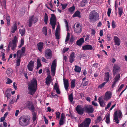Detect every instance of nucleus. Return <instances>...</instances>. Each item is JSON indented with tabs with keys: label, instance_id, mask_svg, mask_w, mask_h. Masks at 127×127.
Listing matches in <instances>:
<instances>
[{
	"label": "nucleus",
	"instance_id": "1",
	"mask_svg": "<svg viewBox=\"0 0 127 127\" xmlns=\"http://www.w3.org/2000/svg\"><path fill=\"white\" fill-rule=\"evenodd\" d=\"M37 85V80L35 78H33L28 84V89L29 90V94L31 95H33L36 91Z\"/></svg>",
	"mask_w": 127,
	"mask_h": 127
},
{
	"label": "nucleus",
	"instance_id": "2",
	"mask_svg": "<svg viewBox=\"0 0 127 127\" xmlns=\"http://www.w3.org/2000/svg\"><path fill=\"white\" fill-rule=\"evenodd\" d=\"M25 48L24 47H23L21 50H18L17 52V54H15L13 55L14 58H15L17 55L16 60L17 66H19L21 62V58L22 56H25L26 55H24V54L25 52Z\"/></svg>",
	"mask_w": 127,
	"mask_h": 127
},
{
	"label": "nucleus",
	"instance_id": "3",
	"mask_svg": "<svg viewBox=\"0 0 127 127\" xmlns=\"http://www.w3.org/2000/svg\"><path fill=\"white\" fill-rule=\"evenodd\" d=\"M30 117L27 115H24L21 116L19 120V124L23 127H26L30 124Z\"/></svg>",
	"mask_w": 127,
	"mask_h": 127
},
{
	"label": "nucleus",
	"instance_id": "4",
	"mask_svg": "<svg viewBox=\"0 0 127 127\" xmlns=\"http://www.w3.org/2000/svg\"><path fill=\"white\" fill-rule=\"evenodd\" d=\"M99 16L97 13L95 11L91 12L89 15V18L90 21L92 23L95 22L99 19Z\"/></svg>",
	"mask_w": 127,
	"mask_h": 127
},
{
	"label": "nucleus",
	"instance_id": "5",
	"mask_svg": "<svg viewBox=\"0 0 127 127\" xmlns=\"http://www.w3.org/2000/svg\"><path fill=\"white\" fill-rule=\"evenodd\" d=\"M12 41V42L11 41L9 43L7 49L8 51L10 50V48L11 47H12L11 49L12 50H15V47H16V42L17 41L16 36H15L14 39Z\"/></svg>",
	"mask_w": 127,
	"mask_h": 127
},
{
	"label": "nucleus",
	"instance_id": "6",
	"mask_svg": "<svg viewBox=\"0 0 127 127\" xmlns=\"http://www.w3.org/2000/svg\"><path fill=\"white\" fill-rule=\"evenodd\" d=\"M91 121V120L90 118H86L84 122L79 124L78 127H88L89 126Z\"/></svg>",
	"mask_w": 127,
	"mask_h": 127
},
{
	"label": "nucleus",
	"instance_id": "7",
	"mask_svg": "<svg viewBox=\"0 0 127 127\" xmlns=\"http://www.w3.org/2000/svg\"><path fill=\"white\" fill-rule=\"evenodd\" d=\"M84 109L86 112L88 114L93 113L94 111L93 106L91 105H85L84 106Z\"/></svg>",
	"mask_w": 127,
	"mask_h": 127
},
{
	"label": "nucleus",
	"instance_id": "8",
	"mask_svg": "<svg viewBox=\"0 0 127 127\" xmlns=\"http://www.w3.org/2000/svg\"><path fill=\"white\" fill-rule=\"evenodd\" d=\"M51 16L50 19V23L51 25L52 26V29H54L56 23L57 19L55 16L54 14H51Z\"/></svg>",
	"mask_w": 127,
	"mask_h": 127
},
{
	"label": "nucleus",
	"instance_id": "9",
	"mask_svg": "<svg viewBox=\"0 0 127 127\" xmlns=\"http://www.w3.org/2000/svg\"><path fill=\"white\" fill-rule=\"evenodd\" d=\"M76 110L78 114L80 115H82L85 111L84 107H82L81 106L78 105L76 107Z\"/></svg>",
	"mask_w": 127,
	"mask_h": 127
},
{
	"label": "nucleus",
	"instance_id": "10",
	"mask_svg": "<svg viewBox=\"0 0 127 127\" xmlns=\"http://www.w3.org/2000/svg\"><path fill=\"white\" fill-rule=\"evenodd\" d=\"M57 65V60L56 59L54 60L53 62L51 67V70L52 72L55 74Z\"/></svg>",
	"mask_w": 127,
	"mask_h": 127
},
{
	"label": "nucleus",
	"instance_id": "11",
	"mask_svg": "<svg viewBox=\"0 0 127 127\" xmlns=\"http://www.w3.org/2000/svg\"><path fill=\"white\" fill-rule=\"evenodd\" d=\"M45 56L47 59H50L52 57V52L51 50L50 49L46 50L45 53Z\"/></svg>",
	"mask_w": 127,
	"mask_h": 127
},
{
	"label": "nucleus",
	"instance_id": "12",
	"mask_svg": "<svg viewBox=\"0 0 127 127\" xmlns=\"http://www.w3.org/2000/svg\"><path fill=\"white\" fill-rule=\"evenodd\" d=\"M120 70V66L117 64H115L113 66V75H115Z\"/></svg>",
	"mask_w": 127,
	"mask_h": 127
},
{
	"label": "nucleus",
	"instance_id": "13",
	"mask_svg": "<svg viewBox=\"0 0 127 127\" xmlns=\"http://www.w3.org/2000/svg\"><path fill=\"white\" fill-rule=\"evenodd\" d=\"M120 74H118L116 75L114 78V81L112 85V88H114L117 82L120 80Z\"/></svg>",
	"mask_w": 127,
	"mask_h": 127
},
{
	"label": "nucleus",
	"instance_id": "14",
	"mask_svg": "<svg viewBox=\"0 0 127 127\" xmlns=\"http://www.w3.org/2000/svg\"><path fill=\"white\" fill-rule=\"evenodd\" d=\"M34 62L31 61L28 64V69L29 71H32V70L34 67Z\"/></svg>",
	"mask_w": 127,
	"mask_h": 127
},
{
	"label": "nucleus",
	"instance_id": "15",
	"mask_svg": "<svg viewBox=\"0 0 127 127\" xmlns=\"http://www.w3.org/2000/svg\"><path fill=\"white\" fill-rule=\"evenodd\" d=\"M93 49L92 46L90 45H86L82 47V49L83 50H92Z\"/></svg>",
	"mask_w": 127,
	"mask_h": 127
},
{
	"label": "nucleus",
	"instance_id": "16",
	"mask_svg": "<svg viewBox=\"0 0 127 127\" xmlns=\"http://www.w3.org/2000/svg\"><path fill=\"white\" fill-rule=\"evenodd\" d=\"M63 80L64 88L67 91L69 87L68 80L67 79L66 80L65 78H64Z\"/></svg>",
	"mask_w": 127,
	"mask_h": 127
},
{
	"label": "nucleus",
	"instance_id": "17",
	"mask_svg": "<svg viewBox=\"0 0 127 127\" xmlns=\"http://www.w3.org/2000/svg\"><path fill=\"white\" fill-rule=\"evenodd\" d=\"M111 94L110 92H107L105 94L104 99L107 100L111 97Z\"/></svg>",
	"mask_w": 127,
	"mask_h": 127
},
{
	"label": "nucleus",
	"instance_id": "18",
	"mask_svg": "<svg viewBox=\"0 0 127 127\" xmlns=\"http://www.w3.org/2000/svg\"><path fill=\"white\" fill-rule=\"evenodd\" d=\"M51 81V78L50 75H48L46 79L45 83L47 85L49 86Z\"/></svg>",
	"mask_w": 127,
	"mask_h": 127
},
{
	"label": "nucleus",
	"instance_id": "19",
	"mask_svg": "<svg viewBox=\"0 0 127 127\" xmlns=\"http://www.w3.org/2000/svg\"><path fill=\"white\" fill-rule=\"evenodd\" d=\"M98 102L100 104V106L101 107H104L105 106V104L104 102V100L102 98V97H99L98 98Z\"/></svg>",
	"mask_w": 127,
	"mask_h": 127
},
{
	"label": "nucleus",
	"instance_id": "20",
	"mask_svg": "<svg viewBox=\"0 0 127 127\" xmlns=\"http://www.w3.org/2000/svg\"><path fill=\"white\" fill-rule=\"evenodd\" d=\"M84 39L83 37L80 38L77 40L76 43L78 46H81L84 42Z\"/></svg>",
	"mask_w": 127,
	"mask_h": 127
},
{
	"label": "nucleus",
	"instance_id": "21",
	"mask_svg": "<svg viewBox=\"0 0 127 127\" xmlns=\"http://www.w3.org/2000/svg\"><path fill=\"white\" fill-rule=\"evenodd\" d=\"M114 40L115 45L118 46L120 45V39L118 37L115 36L114 38Z\"/></svg>",
	"mask_w": 127,
	"mask_h": 127
},
{
	"label": "nucleus",
	"instance_id": "22",
	"mask_svg": "<svg viewBox=\"0 0 127 127\" xmlns=\"http://www.w3.org/2000/svg\"><path fill=\"white\" fill-rule=\"evenodd\" d=\"M37 48L39 51L41 52L43 48V44L42 42H39L37 44Z\"/></svg>",
	"mask_w": 127,
	"mask_h": 127
},
{
	"label": "nucleus",
	"instance_id": "23",
	"mask_svg": "<svg viewBox=\"0 0 127 127\" xmlns=\"http://www.w3.org/2000/svg\"><path fill=\"white\" fill-rule=\"evenodd\" d=\"M118 111H116L114 113V120H115L117 124L118 123L119 121L118 119Z\"/></svg>",
	"mask_w": 127,
	"mask_h": 127
},
{
	"label": "nucleus",
	"instance_id": "24",
	"mask_svg": "<svg viewBox=\"0 0 127 127\" xmlns=\"http://www.w3.org/2000/svg\"><path fill=\"white\" fill-rule=\"evenodd\" d=\"M74 55V52H72L70 56L69 61L71 63H72L74 60V58H75Z\"/></svg>",
	"mask_w": 127,
	"mask_h": 127
},
{
	"label": "nucleus",
	"instance_id": "25",
	"mask_svg": "<svg viewBox=\"0 0 127 127\" xmlns=\"http://www.w3.org/2000/svg\"><path fill=\"white\" fill-rule=\"evenodd\" d=\"M74 17H78L79 18H81V16L80 15V13L79 11L77 10L76 11L73 15Z\"/></svg>",
	"mask_w": 127,
	"mask_h": 127
},
{
	"label": "nucleus",
	"instance_id": "26",
	"mask_svg": "<svg viewBox=\"0 0 127 127\" xmlns=\"http://www.w3.org/2000/svg\"><path fill=\"white\" fill-rule=\"evenodd\" d=\"M75 32L77 33H79L81 32L82 30V27L81 26H80V28H74Z\"/></svg>",
	"mask_w": 127,
	"mask_h": 127
},
{
	"label": "nucleus",
	"instance_id": "27",
	"mask_svg": "<svg viewBox=\"0 0 127 127\" xmlns=\"http://www.w3.org/2000/svg\"><path fill=\"white\" fill-rule=\"evenodd\" d=\"M34 17V15H33L31 17H30V18L29 20V26L30 27H31L32 25V23L33 22V18Z\"/></svg>",
	"mask_w": 127,
	"mask_h": 127
},
{
	"label": "nucleus",
	"instance_id": "28",
	"mask_svg": "<svg viewBox=\"0 0 127 127\" xmlns=\"http://www.w3.org/2000/svg\"><path fill=\"white\" fill-rule=\"evenodd\" d=\"M11 89H7L6 90V92L5 93V95L6 96V97L7 98H9L10 96L11 95V94L10 93V92L9 91V90L11 91Z\"/></svg>",
	"mask_w": 127,
	"mask_h": 127
},
{
	"label": "nucleus",
	"instance_id": "29",
	"mask_svg": "<svg viewBox=\"0 0 127 127\" xmlns=\"http://www.w3.org/2000/svg\"><path fill=\"white\" fill-rule=\"evenodd\" d=\"M6 73L8 75L10 76L12 73V70L11 68H8L7 70L6 71Z\"/></svg>",
	"mask_w": 127,
	"mask_h": 127
},
{
	"label": "nucleus",
	"instance_id": "30",
	"mask_svg": "<svg viewBox=\"0 0 127 127\" xmlns=\"http://www.w3.org/2000/svg\"><path fill=\"white\" fill-rule=\"evenodd\" d=\"M28 109L31 112H35L34 111L35 110V107L33 103L31 105L30 107H28Z\"/></svg>",
	"mask_w": 127,
	"mask_h": 127
},
{
	"label": "nucleus",
	"instance_id": "31",
	"mask_svg": "<svg viewBox=\"0 0 127 127\" xmlns=\"http://www.w3.org/2000/svg\"><path fill=\"white\" fill-rule=\"evenodd\" d=\"M13 25L14 26L12 27L11 30V32L13 33H14L15 32V31L17 29L16 23H15V24H14Z\"/></svg>",
	"mask_w": 127,
	"mask_h": 127
},
{
	"label": "nucleus",
	"instance_id": "32",
	"mask_svg": "<svg viewBox=\"0 0 127 127\" xmlns=\"http://www.w3.org/2000/svg\"><path fill=\"white\" fill-rule=\"evenodd\" d=\"M81 70V68L80 67L76 65L75 66L74 70L76 72L79 73L80 72Z\"/></svg>",
	"mask_w": 127,
	"mask_h": 127
},
{
	"label": "nucleus",
	"instance_id": "33",
	"mask_svg": "<svg viewBox=\"0 0 127 127\" xmlns=\"http://www.w3.org/2000/svg\"><path fill=\"white\" fill-rule=\"evenodd\" d=\"M6 19L7 21V24L8 25H10V17L8 14H6Z\"/></svg>",
	"mask_w": 127,
	"mask_h": 127
},
{
	"label": "nucleus",
	"instance_id": "34",
	"mask_svg": "<svg viewBox=\"0 0 127 127\" xmlns=\"http://www.w3.org/2000/svg\"><path fill=\"white\" fill-rule=\"evenodd\" d=\"M105 81L106 82H108L109 80V72H107L105 74Z\"/></svg>",
	"mask_w": 127,
	"mask_h": 127
},
{
	"label": "nucleus",
	"instance_id": "35",
	"mask_svg": "<svg viewBox=\"0 0 127 127\" xmlns=\"http://www.w3.org/2000/svg\"><path fill=\"white\" fill-rule=\"evenodd\" d=\"M32 103V102L28 101L25 103V105H26L25 106L28 108V107H30Z\"/></svg>",
	"mask_w": 127,
	"mask_h": 127
},
{
	"label": "nucleus",
	"instance_id": "36",
	"mask_svg": "<svg viewBox=\"0 0 127 127\" xmlns=\"http://www.w3.org/2000/svg\"><path fill=\"white\" fill-rule=\"evenodd\" d=\"M75 9V7L74 5H73L71 7L69 8L68 9L69 11L70 12L72 13L74 12Z\"/></svg>",
	"mask_w": 127,
	"mask_h": 127
},
{
	"label": "nucleus",
	"instance_id": "37",
	"mask_svg": "<svg viewBox=\"0 0 127 127\" xmlns=\"http://www.w3.org/2000/svg\"><path fill=\"white\" fill-rule=\"evenodd\" d=\"M106 122L107 124H108L110 123V115L108 114L107 115L106 117Z\"/></svg>",
	"mask_w": 127,
	"mask_h": 127
},
{
	"label": "nucleus",
	"instance_id": "38",
	"mask_svg": "<svg viewBox=\"0 0 127 127\" xmlns=\"http://www.w3.org/2000/svg\"><path fill=\"white\" fill-rule=\"evenodd\" d=\"M42 32L43 34H44L45 35H47V30L46 27H44L42 29Z\"/></svg>",
	"mask_w": 127,
	"mask_h": 127
},
{
	"label": "nucleus",
	"instance_id": "39",
	"mask_svg": "<svg viewBox=\"0 0 127 127\" xmlns=\"http://www.w3.org/2000/svg\"><path fill=\"white\" fill-rule=\"evenodd\" d=\"M48 19V16L47 14L45 13L44 15V21L45 24H46L47 23Z\"/></svg>",
	"mask_w": 127,
	"mask_h": 127
},
{
	"label": "nucleus",
	"instance_id": "40",
	"mask_svg": "<svg viewBox=\"0 0 127 127\" xmlns=\"http://www.w3.org/2000/svg\"><path fill=\"white\" fill-rule=\"evenodd\" d=\"M75 80H72L71 82V88H74L75 87Z\"/></svg>",
	"mask_w": 127,
	"mask_h": 127
},
{
	"label": "nucleus",
	"instance_id": "41",
	"mask_svg": "<svg viewBox=\"0 0 127 127\" xmlns=\"http://www.w3.org/2000/svg\"><path fill=\"white\" fill-rule=\"evenodd\" d=\"M19 32L21 36L23 35L25 33V29H23L19 30Z\"/></svg>",
	"mask_w": 127,
	"mask_h": 127
},
{
	"label": "nucleus",
	"instance_id": "42",
	"mask_svg": "<svg viewBox=\"0 0 127 127\" xmlns=\"http://www.w3.org/2000/svg\"><path fill=\"white\" fill-rule=\"evenodd\" d=\"M73 94L71 93L69 95V99L70 101L71 102H72L73 100Z\"/></svg>",
	"mask_w": 127,
	"mask_h": 127
},
{
	"label": "nucleus",
	"instance_id": "43",
	"mask_svg": "<svg viewBox=\"0 0 127 127\" xmlns=\"http://www.w3.org/2000/svg\"><path fill=\"white\" fill-rule=\"evenodd\" d=\"M58 29H56V32L55 34V35L56 37V38L57 39H59V36L58 34Z\"/></svg>",
	"mask_w": 127,
	"mask_h": 127
},
{
	"label": "nucleus",
	"instance_id": "44",
	"mask_svg": "<svg viewBox=\"0 0 127 127\" xmlns=\"http://www.w3.org/2000/svg\"><path fill=\"white\" fill-rule=\"evenodd\" d=\"M33 117L32 120L33 121H35L36 120V114L35 112H33L32 113Z\"/></svg>",
	"mask_w": 127,
	"mask_h": 127
},
{
	"label": "nucleus",
	"instance_id": "45",
	"mask_svg": "<svg viewBox=\"0 0 127 127\" xmlns=\"http://www.w3.org/2000/svg\"><path fill=\"white\" fill-rule=\"evenodd\" d=\"M118 9L119 11L118 13L120 15V17L123 12V11L122 8L120 7H119Z\"/></svg>",
	"mask_w": 127,
	"mask_h": 127
},
{
	"label": "nucleus",
	"instance_id": "46",
	"mask_svg": "<svg viewBox=\"0 0 127 127\" xmlns=\"http://www.w3.org/2000/svg\"><path fill=\"white\" fill-rule=\"evenodd\" d=\"M87 3V0H83L81 2V4L83 6H85Z\"/></svg>",
	"mask_w": 127,
	"mask_h": 127
},
{
	"label": "nucleus",
	"instance_id": "47",
	"mask_svg": "<svg viewBox=\"0 0 127 127\" xmlns=\"http://www.w3.org/2000/svg\"><path fill=\"white\" fill-rule=\"evenodd\" d=\"M59 88V87L58 84L57 83H55L54 84L53 89L55 90Z\"/></svg>",
	"mask_w": 127,
	"mask_h": 127
},
{
	"label": "nucleus",
	"instance_id": "48",
	"mask_svg": "<svg viewBox=\"0 0 127 127\" xmlns=\"http://www.w3.org/2000/svg\"><path fill=\"white\" fill-rule=\"evenodd\" d=\"M74 38L73 37V36H72L71 37L70 40V44H72L73 42H74Z\"/></svg>",
	"mask_w": 127,
	"mask_h": 127
},
{
	"label": "nucleus",
	"instance_id": "49",
	"mask_svg": "<svg viewBox=\"0 0 127 127\" xmlns=\"http://www.w3.org/2000/svg\"><path fill=\"white\" fill-rule=\"evenodd\" d=\"M61 5L62 6V9L63 10L65 9L67 5V4L66 3L64 4H61Z\"/></svg>",
	"mask_w": 127,
	"mask_h": 127
},
{
	"label": "nucleus",
	"instance_id": "50",
	"mask_svg": "<svg viewBox=\"0 0 127 127\" xmlns=\"http://www.w3.org/2000/svg\"><path fill=\"white\" fill-rule=\"evenodd\" d=\"M102 119L101 117L99 116L97 118L96 120V123H99L100 122Z\"/></svg>",
	"mask_w": 127,
	"mask_h": 127
},
{
	"label": "nucleus",
	"instance_id": "51",
	"mask_svg": "<svg viewBox=\"0 0 127 127\" xmlns=\"http://www.w3.org/2000/svg\"><path fill=\"white\" fill-rule=\"evenodd\" d=\"M105 84V82L103 83L100 85H99L98 86V88H100V89L102 88L104 86Z\"/></svg>",
	"mask_w": 127,
	"mask_h": 127
},
{
	"label": "nucleus",
	"instance_id": "52",
	"mask_svg": "<svg viewBox=\"0 0 127 127\" xmlns=\"http://www.w3.org/2000/svg\"><path fill=\"white\" fill-rule=\"evenodd\" d=\"M37 65L40 67L42 66V64L40 63V61L39 59H38L37 60Z\"/></svg>",
	"mask_w": 127,
	"mask_h": 127
},
{
	"label": "nucleus",
	"instance_id": "53",
	"mask_svg": "<svg viewBox=\"0 0 127 127\" xmlns=\"http://www.w3.org/2000/svg\"><path fill=\"white\" fill-rule=\"evenodd\" d=\"M64 20L65 24H66V26L67 29V30H68V22L65 19H64Z\"/></svg>",
	"mask_w": 127,
	"mask_h": 127
},
{
	"label": "nucleus",
	"instance_id": "54",
	"mask_svg": "<svg viewBox=\"0 0 127 127\" xmlns=\"http://www.w3.org/2000/svg\"><path fill=\"white\" fill-rule=\"evenodd\" d=\"M7 82H6V84H10L11 83L12 81L9 78H8L7 79Z\"/></svg>",
	"mask_w": 127,
	"mask_h": 127
},
{
	"label": "nucleus",
	"instance_id": "55",
	"mask_svg": "<svg viewBox=\"0 0 127 127\" xmlns=\"http://www.w3.org/2000/svg\"><path fill=\"white\" fill-rule=\"evenodd\" d=\"M111 9L110 8H108V10L107 11V15L108 17H110V14L111 12Z\"/></svg>",
	"mask_w": 127,
	"mask_h": 127
},
{
	"label": "nucleus",
	"instance_id": "56",
	"mask_svg": "<svg viewBox=\"0 0 127 127\" xmlns=\"http://www.w3.org/2000/svg\"><path fill=\"white\" fill-rule=\"evenodd\" d=\"M112 25L113 29H114L115 28L116 26L115 25V21L114 20H112Z\"/></svg>",
	"mask_w": 127,
	"mask_h": 127
},
{
	"label": "nucleus",
	"instance_id": "57",
	"mask_svg": "<svg viewBox=\"0 0 127 127\" xmlns=\"http://www.w3.org/2000/svg\"><path fill=\"white\" fill-rule=\"evenodd\" d=\"M65 118V116L64 115V114L62 113L61 114V118L60 120H63Z\"/></svg>",
	"mask_w": 127,
	"mask_h": 127
},
{
	"label": "nucleus",
	"instance_id": "58",
	"mask_svg": "<svg viewBox=\"0 0 127 127\" xmlns=\"http://www.w3.org/2000/svg\"><path fill=\"white\" fill-rule=\"evenodd\" d=\"M56 118L59 119L60 118V113L59 112H56Z\"/></svg>",
	"mask_w": 127,
	"mask_h": 127
},
{
	"label": "nucleus",
	"instance_id": "59",
	"mask_svg": "<svg viewBox=\"0 0 127 127\" xmlns=\"http://www.w3.org/2000/svg\"><path fill=\"white\" fill-rule=\"evenodd\" d=\"M92 104L95 106H98V104L97 103H96L94 101H93L92 102Z\"/></svg>",
	"mask_w": 127,
	"mask_h": 127
},
{
	"label": "nucleus",
	"instance_id": "60",
	"mask_svg": "<svg viewBox=\"0 0 127 127\" xmlns=\"http://www.w3.org/2000/svg\"><path fill=\"white\" fill-rule=\"evenodd\" d=\"M88 81H84V82H82V85L84 86H85L87 85L88 84Z\"/></svg>",
	"mask_w": 127,
	"mask_h": 127
},
{
	"label": "nucleus",
	"instance_id": "61",
	"mask_svg": "<svg viewBox=\"0 0 127 127\" xmlns=\"http://www.w3.org/2000/svg\"><path fill=\"white\" fill-rule=\"evenodd\" d=\"M111 104V102H110L107 105V106L105 108V110H106L110 106Z\"/></svg>",
	"mask_w": 127,
	"mask_h": 127
},
{
	"label": "nucleus",
	"instance_id": "62",
	"mask_svg": "<svg viewBox=\"0 0 127 127\" xmlns=\"http://www.w3.org/2000/svg\"><path fill=\"white\" fill-rule=\"evenodd\" d=\"M33 19V22L34 23H35L37 21L38 19L37 17H35Z\"/></svg>",
	"mask_w": 127,
	"mask_h": 127
},
{
	"label": "nucleus",
	"instance_id": "63",
	"mask_svg": "<svg viewBox=\"0 0 127 127\" xmlns=\"http://www.w3.org/2000/svg\"><path fill=\"white\" fill-rule=\"evenodd\" d=\"M124 86V85L123 84H122L118 90V92H120V91H121V90L123 88Z\"/></svg>",
	"mask_w": 127,
	"mask_h": 127
},
{
	"label": "nucleus",
	"instance_id": "64",
	"mask_svg": "<svg viewBox=\"0 0 127 127\" xmlns=\"http://www.w3.org/2000/svg\"><path fill=\"white\" fill-rule=\"evenodd\" d=\"M122 115V112L121 111L119 110L118 111V116L119 118H120L121 116Z\"/></svg>",
	"mask_w": 127,
	"mask_h": 127
}]
</instances>
